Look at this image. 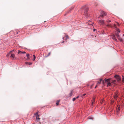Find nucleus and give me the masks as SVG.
<instances>
[{
    "label": "nucleus",
    "instance_id": "nucleus-3",
    "mask_svg": "<svg viewBox=\"0 0 124 124\" xmlns=\"http://www.w3.org/2000/svg\"><path fill=\"white\" fill-rule=\"evenodd\" d=\"M101 16L102 17H103L104 16H106L107 15L106 13L103 11H101Z\"/></svg>",
    "mask_w": 124,
    "mask_h": 124
},
{
    "label": "nucleus",
    "instance_id": "nucleus-12",
    "mask_svg": "<svg viewBox=\"0 0 124 124\" xmlns=\"http://www.w3.org/2000/svg\"><path fill=\"white\" fill-rule=\"evenodd\" d=\"M116 35L117 37V38L118 39L119 38V34L118 33H116Z\"/></svg>",
    "mask_w": 124,
    "mask_h": 124
},
{
    "label": "nucleus",
    "instance_id": "nucleus-8",
    "mask_svg": "<svg viewBox=\"0 0 124 124\" xmlns=\"http://www.w3.org/2000/svg\"><path fill=\"white\" fill-rule=\"evenodd\" d=\"M116 82V80H111V81H110V82L111 83L113 84H114L115 82Z\"/></svg>",
    "mask_w": 124,
    "mask_h": 124
},
{
    "label": "nucleus",
    "instance_id": "nucleus-21",
    "mask_svg": "<svg viewBox=\"0 0 124 124\" xmlns=\"http://www.w3.org/2000/svg\"><path fill=\"white\" fill-rule=\"evenodd\" d=\"M102 80V79H100V81H99L98 83V84H100V83H101V81Z\"/></svg>",
    "mask_w": 124,
    "mask_h": 124
},
{
    "label": "nucleus",
    "instance_id": "nucleus-34",
    "mask_svg": "<svg viewBox=\"0 0 124 124\" xmlns=\"http://www.w3.org/2000/svg\"><path fill=\"white\" fill-rule=\"evenodd\" d=\"M114 26L116 28V25L115 24H114Z\"/></svg>",
    "mask_w": 124,
    "mask_h": 124
},
{
    "label": "nucleus",
    "instance_id": "nucleus-9",
    "mask_svg": "<svg viewBox=\"0 0 124 124\" xmlns=\"http://www.w3.org/2000/svg\"><path fill=\"white\" fill-rule=\"evenodd\" d=\"M111 79L110 78H108L107 79H105V82H110V81H111Z\"/></svg>",
    "mask_w": 124,
    "mask_h": 124
},
{
    "label": "nucleus",
    "instance_id": "nucleus-11",
    "mask_svg": "<svg viewBox=\"0 0 124 124\" xmlns=\"http://www.w3.org/2000/svg\"><path fill=\"white\" fill-rule=\"evenodd\" d=\"M60 101V100H58L57 101L56 103V106H58L59 105V102Z\"/></svg>",
    "mask_w": 124,
    "mask_h": 124
},
{
    "label": "nucleus",
    "instance_id": "nucleus-4",
    "mask_svg": "<svg viewBox=\"0 0 124 124\" xmlns=\"http://www.w3.org/2000/svg\"><path fill=\"white\" fill-rule=\"evenodd\" d=\"M98 22L101 24H105V22L103 20H99Z\"/></svg>",
    "mask_w": 124,
    "mask_h": 124
},
{
    "label": "nucleus",
    "instance_id": "nucleus-40",
    "mask_svg": "<svg viewBox=\"0 0 124 124\" xmlns=\"http://www.w3.org/2000/svg\"><path fill=\"white\" fill-rule=\"evenodd\" d=\"M97 85V86L98 85V84L97 83V85Z\"/></svg>",
    "mask_w": 124,
    "mask_h": 124
},
{
    "label": "nucleus",
    "instance_id": "nucleus-36",
    "mask_svg": "<svg viewBox=\"0 0 124 124\" xmlns=\"http://www.w3.org/2000/svg\"><path fill=\"white\" fill-rule=\"evenodd\" d=\"M86 95V94L85 93L83 95V96H85V95Z\"/></svg>",
    "mask_w": 124,
    "mask_h": 124
},
{
    "label": "nucleus",
    "instance_id": "nucleus-24",
    "mask_svg": "<svg viewBox=\"0 0 124 124\" xmlns=\"http://www.w3.org/2000/svg\"><path fill=\"white\" fill-rule=\"evenodd\" d=\"M29 54H26V56L27 58H29Z\"/></svg>",
    "mask_w": 124,
    "mask_h": 124
},
{
    "label": "nucleus",
    "instance_id": "nucleus-6",
    "mask_svg": "<svg viewBox=\"0 0 124 124\" xmlns=\"http://www.w3.org/2000/svg\"><path fill=\"white\" fill-rule=\"evenodd\" d=\"M118 97V95L117 94H116L114 95V98L115 100H116Z\"/></svg>",
    "mask_w": 124,
    "mask_h": 124
},
{
    "label": "nucleus",
    "instance_id": "nucleus-32",
    "mask_svg": "<svg viewBox=\"0 0 124 124\" xmlns=\"http://www.w3.org/2000/svg\"><path fill=\"white\" fill-rule=\"evenodd\" d=\"M119 39L121 41H122V39L120 38Z\"/></svg>",
    "mask_w": 124,
    "mask_h": 124
},
{
    "label": "nucleus",
    "instance_id": "nucleus-17",
    "mask_svg": "<svg viewBox=\"0 0 124 124\" xmlns=\"http://www.w3.org/2000/svg\"><path fill=\"white\" fill-rule=\"evenodd\" d=\"M12 53V51H10L9 52V53H8L7 54V55H6L7 56H9V54H11Z\"/></svg>",
    "mask_w": 124,
    "mask_h": 124
},
{
    "label": "nucleus",
    "instance_id": "nucleus-45",
    "mask_svg": "<svg viewBox=\"0 0 124 124\" xmlns=\"http://www.w3.org/2000/svg\"><path fill=\"white\" fill-rule=\"evenodd\" d=\"M123 36H124V34H123Z\"/></svg>",
    "mask_w": 124,
    "mask_h": 124
},
{
    "label": "nucleus",
    "instance_id": "nucleus-44",
    "mask_svg": "<svg viewBox=\"0 0 124 124\" xmlns=\"http://www.w3.org/2000/svg\"><path fill=\"white\" fill-rule=\"evenodd\" d=\"M46 22V21H44V22Z\"/></svg>",
    "mask_w": 124,
    "mask_h": 124
},
{
    "label": "nucleus",
    "instance_id": "nucleus-37",
    "mask_svg": "<svg viewBox=\"0 0 124 124\" xmlns=\"http://www.w3.org/2000/svg\"><path fill=\"white\" fill-rule=\"evenodd\" d=\"M93 85H92L91 86V88H92V86H93Z\"/></svg>",
    "mask_w": 124,
    "mask_h": 124
},
{
    "label": "nucleus",
    "instance_id": "nucleus-16",
    "mask_svg": "<svg viewBox=\"0 0 124 124\" xmlns=\"http://www.w3.org/2000/svg\"><path fill=\"white\" fill-rule=\"evenodd\" d=\"M122 76V82L123 83L124 82V76L123 75Z\"/></svg>",
    "mask_w": 124,
    "mask_h": 124
},
{
    "label": "nucleus",
    "instance_id": "nucleus-18",
    "mask_svg": "<svg viewBox=\"0 0 124 124\" xmlns=\"http://www.w3.org/2000/svg\"><path fill=\"white\" fill-rule=\"evenodd\" d=\"M36 119H38L39 120L40 119V118L39 117V115H38L36 116Z\"/></svg>",
    "mask_w": 124,
    "mask_h": 124
},
{
    "label": "nucleus",
    "instance_id": "nucleus-29",
    "mask_svg": "<svg viewBox=\"0 0 124 124\" xmlns=\"http://www.w3.org/2000/svg\"><path fill=\"white\" fill-rule=\"evenodd\" d=\"M35 115L36 116H38V115H38V112H37V113H35Z\"/></svg>",
    "mask_w": 124,
    "mask_h": 124
},
{
    "label": "nucleus",
    "instance_id": "nucleus-22",
    "mask_svg": "<svg viewBox=\"0 0 124 124\" xmlns=\"http://www.w3.org/2000/svg\"><path fill=\"white\" fill-rule=\"evenodd\" d=\"M33 56L34 57V58L33 59V61H34L36 58V57L34 55H33Z\"/></svg>",
    "mask_w": 124,
    "mask_h": 124
},
{
    "label": "nucleus",
    "instance_id": "nucleus-41",
    "mask_svg": "<svg viewBox=\"0 0 124 124\" xmlns=\"http://www.w3.org/2000/svg\"><path fill=\"white\" fill-rule=\"evenodd\" d=\"M64 37H63V38H62V39H64Z\"/></svg>",
    "mask_w": 124,
    "mask_h": 124
},
{
    "label": "nucleus",
    "instance_id": "nucleus-7",
    "mask_svg": "<svg viewBox=\"0 0 124 124\" xmlns=\"http://www.w3.org/2000/svg\"><path fill=\"white\" fill-rule=\"evenodd\" d=\"M120 105H118L117 106V108H116V110L117 112H118L120 110Z\"/></svg>",
    "mask_w": 124,
    "mask_h": 124
},
{
    "label": "nucleus",
    "instance_id": "nucleus-35",
    "mask_svg": "<svg viewBox=\"0 0 124 124\" xmlns=\"http://www.w3.org/2000/svg\"><path fill=\"white\" fill-rule=\"evenodd\" d=\"M79 98V96H78L76 98V99H78Z\"/></svg>",
    "mask_w": 124,
    "mask_h": 124
},
{
    "label": "nucleus",
    "instance_id": "nucleus-20",
    "mask_svg": "<svg viewBox=\"0 0 124 124\" xmlns=\"http://www.w3.org/2000/svg\"><path fill=\"white\" fill-rule=\"evenodd\" d=\"M51 54V52H49L48 55L46 56H45V57H47L48 56H49Z\"/></svg>",
    "mask_w": 124,
    "mask_h": 124
},
{
    "label": "nucleus",
    "instance_id": "nucleus-33",
    "mask_svg": "<svg viewBox=\"0 0 124 124\" xmlns=\"http://www.w3.org/2000/svg\"><path fill=\"white\" fill-rule=\"evenodd\" d=\"M93 103H94V102H92V103H91V105L92 106L93 105Z\"/></svg>",
    "mask_w": 124,
    "mask_h": 124
},
{
    "label": "nucleus",
    "instance_id": "nucleus-28",
    "mask_svg": "<svg viewBox=\"0 0 124 124\" xmlns=\"http://www.w3.org/2000/svg\"><path fill=\"white\" fill-rule=\"evenodd\" d=\"M65 37L66 38V39H69V37L67 35H66L65 36Z\"/></svg>",
    "mask_w": 124,
    "mask_h": 124
},
{
    "label": "nucleus",
    "instance_id": "nucleus-27",
    "mask_svg": "<svg viewBox=\"0 0 124 124\" xmlns=\"http://www.w3.org/2000/svg\"><path fill=\"white\" fill-rule=\"evenodd\" d=\"M117 31L119 32H120V30L119 29H117Z\"/></svg>",
    "mask_w": 124,
    "mask_h": 124
},
{
    "label": "nucleus",
    "instance_id": "nucleus-14",
    "mask_svg": "<svg viewBox=\"0 0 124 124\" xmlns=\"http://www.w3.org/2000/svg\"><path fill=\"white\" fill-rule=\"evenodd\" d=\"M26 53V52H22L21 51H19V52H18V53L19 54H22V53H23V54H25Z\"/></svg>",
    "mask_w": 124,
    "mask_h": 124
},
{
    "label": "nucleus",
    "instance_id": "nucleus-1",
    "mask_svg": "<svg viewBox=\"0 0 124 124\" xmlns=\"http://www.w3.org/2000/svg\"><path fill=\"white\" fill-rule=\"evenodd\" d=\"M81 9L82 11V14L86 16V18H87L89 16L88 13V8L87 7L83 6L81 8Z\"/></svg>",
    "mask_w": 124,
    "mask_h": 124
},
{
    "label": "nucleus",
    "instance_id": "nucleus-13",
    "mask_svg": "<svg viewBox=\"0 0 124 124\" xmlns=\"http://www.w3.org/2000/svg\"><path fill=\"white\" fill-rule=\"evenodd\" d=\"M25 63L26 64H29V65H31L32 64L31 63H30L28 62H25Z\"/></svg>",
    "mask_w": 124,
    "mask_h": 124
},
{
    "label": "nucleus",
    "instance_id": "nucleus-15",
    "mask_svg": "<svg viewBox=\"0 0 124 124\" xmlns=\"http://www.w3.org/2000/svg\"><path fill=\"white\" fill-rule=\"evenodd\" d=\"M111 85V84L110 82H108V84L107 85V86H110Z\"/></svg>",
    "mask_w": 124,
    "mask_h": 124
},
{
    "label": "nucleus",
    "instance_id": "nucleus-39",
    "mask_svg": "<svg viewBox=\"0 0 124 124\" xmlns=\"http://www.w3.org/2000/svg\"><path fill=\"white\" fill-rule=\"evenodd\" d=\"M97 86V85H96V86L95 87V88H96Z\"/></svg>",
    "mask_w": 124,
    "mask_h": 124
},
{
    "label": "nucleus",
    "instance_id": "nucleus-5",
    "mask_svg": "<svg viewBox=\"0 0 124 124\" xmlns=\"http://www.w3.org/2000/svg\"><path fill=\"white\" fill-rule=\"evenodd\" d=\"M112 38L113 39L115 40L117 42V39L115 37V36L114 35H113L112 37Z\"/></svg>",
    "mask_w": 124,
    "mask_h": 124
},
{
    "label": "nucleus",
    "instance_id": "nucleus-30",
    "mask_svg": "<svg viewBox=\"0 0 124 124\" xmlns=\"http://www.w3.org/2000/svg\"><path fill=\"white\" fill-rule=\"evenodd\" d=\"M76 98H73V99H72V100L73 101H75V100H76Z\"/></svg>",
    "mask_w": 124,
    "mask_h": 124
},
{
    "label": "nucleus",
    "instance_id": "nucleus-26",
    "mask_svg": "<svg viewBox=\"0 0 124 124\" xmlns=\"http://www.w3.org/2000/svg\"><path fill=\"white\" fill-rule=\"evenodd\" d=\"M105 82V79H104L102 82V84L103 85H104V84Z\"/></svg>",
    "mask_w": 124,
    "mask_h": 124
},
{
    "label": "nucleus",
    "instance_id": "nucleus-31",
    "mask_svg": "<svg viewBox=\"0 0 124 124\" xmlns=\"http://www.w3.org/2000/svg\"><path fill=\"white\" fill-rule=\"evenodd\" d=\"M106 25L108 26H108H111V25H109V24H107V25Z\"/></svg>",
    "mask_w": 124,
    "mask_h": 124
},
{
    "label": "nucleus",
    "instance_id": "nucleus-43",
    "mask_svg": "<svg viewBox=\"0 0 124 124\" xmlns=\"http://www.w3.org/2000/svg\"><path fill=\"white\" fill-rule=\"evenodd\" d=\"M63 42H64V41L63 40L62 42L63 43Z\"/></svg>",
    "mask_w": 124,
    "mask_h": 124
},
{
    "label": "nucleus",
    "instance_id": "nucleus-25",
    "mask_svg": "<svg viewBox=\"0 0 124 124\" xmlns=\"http://www.w3.org/2000/svg\"><path fill=\"white\" fill-rule=\"evenodd\" d=\"M92 102H94L95 101V98H93L92 100Z\"/></svg>",
    "mask_w": 124,
    "mask_h": 124
},
{
    "label": "nucleus",
    "instance_id": "nucleus-10",
    "mask_svg": "<svg viewBox=\"0 0 124 124\" xmlns=\"http://www.w3.org/2000/svg\"><path fill=\"white\" fill-rule=\"evenodd\" d=\"M10 57L12 58H14L15 57V55L14 54H11Z\"/></svg>",
    "mask_w": 124,
    "mask_h": 124
},
{
    "label": "nucleus",
    "instance_id": "nucleus-19",
    "mask_svg": "<svg viewBox=\"0 0 124 124\" xmlns=\"http://www.w3.org/2000/svg\"><path fill=\"white\" fill-rule=\"evenodd\" d=\"M72 91H71L70 93V96H71L72 95Z\"/></svg>",
    "mask_w": 124,
    "mask_h": 124
},
{
    "label": "nucleus",
    "instance_id": "nucleus-2",
    "mask_svg": "<svg viewBox=\"0 0 124 124\" xmlns=\"http://www.w3.org/2000/svg\"><path fill=\"white\" fill-rule=\"evenodd\" d=\"M114 77L116 78L118 82L121 80V78L118 75H116L114 76Z\"/></svg>",
    "mask_w": 124,
    "mask_h": 124
},
{
    "label": "nucleus",
    "instance_id": "nucleus-42",
    "mask_svg": "<svg viewBox=\"0 0 124 124\" xmlns=\"http://www.w3.org/2000/svg\"><path fill=\"white\" fill-rule=\"evenodd\" d=\"M117 23L118 24H119L118 23Z\"/></svg>",
    "mask_w": 124,
    "mask_h": 124
},
{
    "label": "nucleus",
    "instance_id": "nucleus-23",
    "mask_svg": "<svg viewBox=\"0 0 124 124\" xmlns=\"http://www.w3.org/2000/svg\"><path fill=\"white\" fill-rule=\"evenodd\" d=\"M106 22H107L108 23H109V22H111V21L109 20H107L106 21Z\"/></svg>",
    "mask_w": 124,
    "mask_h": 124
},
{
    "label": "nucleus",
    "instance_id": "nucleus-38",
    "mask_svg": "<svg viewBox=\"0 0 124 124\" xmlns=\"http://www.w3.org/2000/svg\"><path fill=\"white\" fill-rule=\"evenodd\" d=\"M95 31V29H93V31Z\"/></svg>",
    "mask_w": 124,
    "mask_h": 124
}]
</instances>
